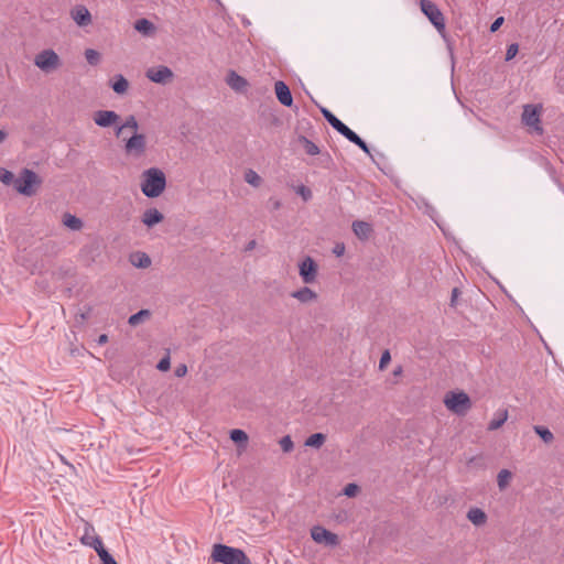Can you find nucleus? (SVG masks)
<instances>
[{
	"mask_svg": "<svg viewBox=\"0 0 564 564\" xmlns=\"http://www.w3.org/2000/svg\"><path fill=\"white\" fill-rule=\"evenodd\" d=\"M187 373V367L186 365L182 364V365H178L175 369V376L176 377H184L185 375Z\"/></svg>",
	"mask_w": 564,
	"mask_h": 564,
	"instance_id": "obj_46",
	"label": "nucleus"
},
{
	"mask_svg": "<svg viewBox=\"0 0 564 564\" xmlns=\"http://www.w3.org/2000/svg\"><path fill=\"white\" fill-rule=\"evenodd\" d=\"M326 441V436L323 433L312 434L305 441V446L319 448Z\"/></svg>",
	"mask_w": 564,
	"mask_h": 564,
	"instance_id": "obj_28",
	"label": "nucleus"
},
{
	"mask_svg": "<svg viewBox=\"0 0 564 564\" xmlns=\"http://www.w3.org/2000/svg\"><path fill=\"white\" fill-rule=\"evenodd\" d=\"M305 152L308 155H316L321 152L316 143H305Z\"/></svg>",
	"mask_w": 564,
	"mask_h": 564,
	"instance_id": "obj_42",
	"label": "nucleus"
},
{
	"mask_svg": "<svg viewBox=\"0 0 564 564\" xmlns=\"http://www.w3.org/2000/svg\"><path fill=\"white\" fill-rule=\"evenodd\" d=\"M145 149V143H126V153L131 156H140Z\"/></svg>",
	"mask_w": 564,
	"mask_h": 564,
	"instance_id": "obj_32",
	"label": "nucleus"
},
{
	"mask_svg": "<svg viewBox=\"0 0 564 564\" xmlns=\"http://www.w3.org/2000/svg\"><path fill=\"white\" fill-rule=\"evenodd\" d=\"M311 536L314 542L326 546H337L339 544L338 535L321 525L311 529Z\"/></svg>",
	"mask_w": 564,
	"mask_h": 564,
	"instance_id": "obj_9",
	"label": "nucleus"
},
{
	"mask_svg": "<svg viewBox=\"0 0 564 564\" xmlns=\"http://www.w3.org/2000/svg\"><path fill=\"white\" fill-rule=\"evenodd\" d=\"M230 438L235 442V443H241V444H245L247 443L248 441V435L245 431L242 430H239V429H235L230 432Z\"/></svg>",
	"mask_w": 564,
	"mask_h": 564,
	"instance_id": "obj_33",
	"label": "nucleus"
},
{
	"mask_svg": "<svg viewBox=\"0 0 564 564\" xmlns=\"http://www.w3.org/2000/svg\"><path fill=\"white\" fill-rule=\"evenodd\" d=\"M130 261L134 267L141 268V269H147L151 265V259L144 252H137V253L131 254Z\"/></svg>",
	"mask_w": 564,
	"mask_h": 564,
	"instance_id": "obj_24",
	"label": "nucleus"
},
{
	"mask_svg": "<svg viewBox=\"0 0 564 564\" xmlns=\"http://www.w3.org/2000/svg\"><path fill=\"white\" fill-rule=\"evenodd\" d=\"M62 223L65 227H67L68 229L73 230V231H78L84 227L83 220L80 218H78L77 216L69 214V213H65L63 215Z\"/></svg>",
	"mask_w": 564,
	"mask_h": 564,
	"instance_id": "obj_21",
	"label": "nucleus"
},
{
	"mask_svg": "<svg viewBox=\"0 0 564 564\" xmlns=\"http://www.w3.org/2000/svg\"><path fill=\"white\" fill-rule=\"evenodd\" d=\"M401 371H402V368H401V367H399L398 369H395V370H394V372H393V373H394L395 376H398V375H400V373H401Z\"/></svg>",
	"mask_w": 564,
	"mask_h": 564,
	"instance_id": "obj_52",
	"label": "nucleus"
},
{
	"mask_svg": "<svg viewBox=\"0 0 564 564\" xmlns=\"http://www.w3.org/2000/svg\"><path fill=\"white\" fill-rule=\"evenodd\" d=\"M420 7L435 29L443 34L445 32V18L437 6L430 0H421Z\"/></svg>",
	"mask_w": 564,
	"mask_h": 564,
	"instance_id": "obj_6",
	"label": "nucleus"
},
{
	"mask_svg": "<svg viewBox=\"0 0 564 564\" xmlns=\"http://www.w3.org/2000/svg\"><path fill=\"white\" fill-rule=\"evenodd\" d=\"M345 245L344 243H336L334 249H333V253L336 256V257H341L344 253H345Z\"/></svg>",
	"mask_w": 564,
	"mask_h": 564,
	"instance_id": "obj_44",
	"label": "nucleus"
},
{
	"mask_svg": "<svg viewBox=\"0 0 564 564\" xmlns=\"http://www.w3.org/2000/svg\"><path fill=\"white\" fill-rule=\"evenodd\" d=\"M457 293H458V290H457V289H454V290H453V296H452V301H453V302H454V300L456 299Z\"/></svg>",
	"mask_w": 564,
	"mask_h": 564,
	"instance_id": "obj_51",
	"label": "nucleus"
},
{
	"mask_svg": "<svg viewBox=\"0 0 564 564\" xmlns=\"http://www.w3.org/2000/svg\"><path fill=\"white\" fill-rule=\"evenodd\" d=\"M70 15L79 26H87L91 23V15L88 9L84 6H76L72 9Z\"/></svg>",
	"mask_w": 564,
	"mask_h": 564,
	"instance_id": "obj_14",
	"label": "nucleus"
},
{
	"mask_svg": "<svg viewBox=\"0 0 564 564\" xmlns=\"http://www.w3.org/2000/svg\"><path fill=\"white\" fill-rule=\"evenodd\" d=\"M291 296L303 304L312 303L317 300V294L312 289L303 286L291 293Z\"/></svg>",
	"mask_w": 564,
	"mask_h": 564,
	"instance_id": "obj_19",
	"label": "nucleus"
},
{
	"mask_svg": "<svg viewBox=\"0 0 564 564\" xmlns=\"http://www.w3.org/2000/svg\"><path fill=\"white\" fill-rule=\"evenodd\" d=\"M147 77L153 83L166 84L172 79L173 73L166 66L150 67Z\"/></svg>",
	"mask_w": 564,
	"mask_h": 564,
	"instance_id": "obj_13",
	"label": "nucleus"
},
{
	"mask_svg": "<svg viewBox=\"0 0 564 564\" xmlns=\"http://www.w3.org/2000/svg\"><path fill=\"white\" fill-rule=\"evenodd\" d=\"M318 267L313 258L305 257L299 263V274L305 284H311L316 281Z\"/></svg>",
	"mask_w": 564,
	"mask_h": 564,
	"instance_id": "obj_11",
	"label": "nucleus"
},
{
	"mask_svg": "<svg viewBox=\"0 0 564 564\" xmlns=\"http://www.w3.org/2000/svg\"><path fill=\"white\" fill-rule=\"evenodd\" d=\"M210 557L221 564H251L242 550L220 543L213 545Z\"/></svg>",
	"mask_w": 564,
	"mask_h": 564,
	"instance_id": "obj_2",
	"label": "nucleus"
},
{
	"mask_svg": "<svg viewBox=\"0 0 564 564\" xmlns=\"http://www.w3.org/2000/svg\"><path fill=\"white\" fill-rule=\"evenodd\" d=\"M85 57L88 64L97 65L100 62V54L96 50L87 48L85 51Z\"/></svg>",
	"mask_w": 564,
	"mask_h": 564,
	"instance_id": "obj_34",
	"label": "nucleus"
},
{
	"mask_svg": "<svg viewBox=\"0 0 564 564\" xmlns=\"http://www.w3.org/2000/svg\"><path fill=\"white\" fill-rule=\"evenodd\" d=\"M391 356L389 350L383 351L381 355L380 361H379V368L382 370L387 367V365L390 362Z\"/></svg>",
	"mask_w": 564,
	"mask_h": 564,
	"instance_id": "obj_41",
	"label": "nucleus"
},
{
	"mask_svg": "<svg viewBox=\"0 0 564 564\" xmlns=\"http://www.w3.org/2000/svg\"><path fill=\"white\" fill-rule=\"evenodd\" d=\"M324 118L327 122L336 129L341 135H344L348 141H362L354 131H351L346 124H344L336 116H334L329 110H322Z\"/></svg>",
	"mask_w": 564,
	"mask_h": 564,
	"instance_id": "obj_10",
	"label": "nucleus"
},
{
	"mask_svg": "<svg viewBox=\"0 0 564 564\" xmlns=\"http://www.w3.org/2000/svg\"><path fill=\"white\" fill-rule=\"evenodd\" d=\"M542 110V105H524L521 116V121L528 128V130L539 135L542 134L543 131L541 127Z\"/></svg>",
	"mask_w": 564,
	"mask_h": 564,
	"instance_id": "obj_5",
	"label": "nucleus"
},
{
	"mask_svg": "<svg viewBox=\"0 0 564 564\" xmlns=\"http://www.w3.org/2000/svg\"><path fill=\"white\" fill-rule=\"evenodd\" d=\"M534 432L542 438L544 443H552L554 440L553 433L542 425H535L533 426Z\"/></svg>",
	"mask_w": 564,
	"mask_h": 564,
	"instance_id": "obj_30",
	"label": "nucleus"
},
{
	"mask_svg": "<svg viewBox=\"0 0 564 564\" xmlns=\"http://www.w3.org/2000/svg\"><path fill=\"white\" fill-rule=\"evenodd\" d=\"M14 175L13 173H11L10 171H7L4 169H0V182H2L3 184H11L12 182L14 183Z\"/></svg>",
	"mask_w": 564,
	"mask_h": 564,
	"instance_id": "obj_35",
	"label": "nucleus"
},
{
	"mask_svg": "<svg viewBox=\"0 0 564 564\" xmlns=\"http://www.w3.org/2000/svg\"><path fill=\"white\" fill-rule=\"evenodd\" d=\"M83 542L85 544L90 545L97 552L98 556H101L102 552H108L104 547V543H102V541H101V539L99 536L83 538Z\"/></svg>",
	"mask_w": 564,
	"mask_h": 564,
	"instance_id": "obj_27",
	"label": "nucleus"
},
{
	"mask_svg": "<svg viewBox=\"0 0 564 564\" xmlns=\"http://www.w3.org/2000/svg\"><path fill=\"white\" fill-rule=\"evenodd\" d=\"M518 52H519L518 44H516V43L510 44L506 52V61H511L512 58H514L516 55L518 54Z\"/></svg>",
	"mask_w": 564,
	"mask_h": 564,
	"instance_id": "obj_38",
	"label": "nucleus"
},
{
	"mask_svg": "<svg viewBox=\"0 0 564 564\" xmlns=\"http://www.w3.org/2000/svg\"><path fill=\"white\" fill-rule=\"evenodd\" d=\"M445 406L457 415H465L471 408L469 395L464 392L449 391L444 397Z\"/></svg>",
	"mask_w": 564,
	"mask_h": 564,
	"instance_id": "obj_3",
	"label": "nucleus"
},
{
	"mask_svg": "<svg viewBox=\"0 0 564 564\" xmlns=\"http://www.w3.org/2000/svg\"><path fill=\"white\" fill-rule=\"evenodd\" d=\"M274 90L278 100L283 105L290 107L293 102V98L290 91V88L284 82H276L274 85Z\"/></svg>",
	"mask_w": 564,
	"mask_h": 564,
	"instance_id": "obj_17",
	"label": "nucleus"
},
{
	"mask_svg": "<svg viewBox=\"0 0 564 564\" xmlns=\"http://www.w3.org/2000/svg\"><path fill=\"white\" fill-rule=\"evenodd\" d=\"M117 137L121 141H143V135L138 133V122L130 116L124 123L118 126Z\"/></svg>",
	"mask_w": 564,
	"mask_h": 564,
	"instance_id": "obj_8",
	"label": "nucleus"
},
{
	"mask_svg": "<svg viewBox=\"0 0 564 564\" xmlns=\"http://www.w3.org/2000/svg\"><path fill=\"white\" fill-rule=\"evenodd\" d=\"M356 145H358L366 153L370 154L369 143H356Z\"/></svg>",
	"mask_w": 564,
	"mask_h": 564,
	"instance_id": "obj_48",
	"label": "nucleus"
},
{
	"mask_svg": "<svg viewBox=\"0 0 564 564\" xmlns=\"http://www.w3.org/2000/svg\"><path fill=\"white\" fill-rule=\"evenodd\" d=\"M359 490L356 484H348L344 488V495L347 497H355Z\"/></svg>",
	"mask_w": 564,
	"mask_h": 564,
	"instance_id": "obj_39",
	"label": "nucleus"
},
{
	"mask_svg": "<svg viewBox=\"0 0 564 564\" xmlns=\"http://www.w3.org/2000/svg\"><path fill=\"white\" fill-rule=\"evenodd\" d=\"M34 64L44 73L56 70L62 65L59 56L53 50H44L35 55Z\"/></svg>",
	"mask_w": 564,
	"mask_h": 564,
	"instance_id": "obj_7",
	"label": "nucleus"
},
{
	"mask_svg": "<svg viewBox=\"0 0 564 564\" xmlns=\"http://www.w3.org/2000/svg\"><path fill=\"white\" fill-rule=\"evenodd\" d=\"M111 88L118 95H123L128 91L129 82L122 75H116L111 79Z\"/></svg>",
	"mask_w": 564,
	"mask_h": 564,
	"instance_id": "obj_22",
	"label": "nucleus"
},
{
	"mask_svg": "<svg viewBox=\"0 0 564 564\" xmlns=\"http://www.w3.org/2000/svg\"><path fill=\"white\" fill-rule=\"evenodd\" d=\"M351 229L357 238L362 241L368 240L373 231L371 224L364 220H355Z\"/></svg>",
	"mask_w": 564,
	"mask_h": 564,
	"instance_id": "obj_16",
	"label": "nucleus"
},
{
	"mask_svg": "<svg viewBox=\"0 0 564 564\" xmlns=\"http://www.w3.org/2000/svg\"><path fill=\"white\" fill-rule=\"evenodd\" d=\"M41 180L37 174L29 169H24L14 180V188L22 195L32 196L35 194Z\"/></svg>",
	"mask_w": 564,
	"mask_h": 564,
	"instance_id": "obj_4",
	"label": "nucleus"
},
{
	"mask_svg": "<svg viewBox=\"0 0 564 564\" xmlns=\"http://www.w3.org/2000/svg\"><path fill=\"white\" fill-rule=\"evenodd\" d=\"M256 247V241L254 240H251L248 246H247V250H252L253 248Z\"/></svg>",
	"mask_w": 564,
	"mask_h": 564,
	"instance_id": "obj_49",
	"label": "nucleus"
},
{
	"mask_svg": "<svg viewBox=\"0 0 564 564\" xmlns=\"http://www.w3.org/2000/svg\"><path fill=\"white\" fill-rule=\"evenodd\" d=\"M507 420H508V410L503 409V410L498 411L495 414V416L492 417V420L489 422L488 430L496 431V430L500 429Z\"/></svg>",
	"mask_w": 564,
	"mask_h": 564,
	"instance_id": "obj_23",
	"label": "nucleus"
},
{
	"mask_svg": "<svg viewBox=\"0 0 564 564\" xmlns=\"http://www.w3.org/2000/svg\"><path fill=\"white\" fill-rule=\"evenodd\" d=\"M7 137L8 134L6 133V131L0 130V141H3Z\"/></svg>",
	"mask_w": 564,
	"mask_h": 564,
	"instance_id": "obj_50",
	"label": "nucleus"
},
{
	"mask_svg": "<svg viewBox=\"0 0 564 564\" xmlns=\"http://www.w3.org/2000/svg\"><path fill=\"white\" fill-rule=\"evenodd\" d=\"M134 29L142 34H149L154 30V25L147 19H139L134 24Z\"/></svg>",
	"mask_w": 564,
	"mask_h": 564,
	"instance_id": "obj_31",
	"label": "nucleus"
},
{
	"mask_svg": "<svg viewBox=\"0 0 564 564\" xmlns=\"http://www.w3.org/2000/svg\"><path fill=\"white\" fill-rule=\"evenodd\" d=\"M502 23H503V18H502V17L497 18V19L492 22V24L490 25V31H491V32H496V31H498V30H499V28L502 25Z\"/></svg>",
	"mask_w": 564,
	"mask_h": 564,
	"instance_id": "obj_45",
	"label": "nucleus"
},
{
	"mask_svg": "<svg viewBox=\"0 0 564 564\" xmlns=\"http://www.w3.org/2000/svg\"><path fill=\"white\" fill-rule=\"evenodd\" d=\"M171 367V360H170V356H165L164 358H162L159 364L156 365V368L160 370V371H167Z\"/></svg>",
	"mask_w": 564,
	"mask_h": 564,
	"instance_id": "obj_40",
	"label": "nucleus"
},
{
	"mask_svg": "<svg viewBox=\"0 0 564 564\" xmlns=\"http://www.w3.org/2000/svg\"><path fill=\"white\" fill-rule=\"evenodd\" d=\"M99 557L101 560V564H118L109 552H102L101 556Z\"/></svg>",
	"mask_w": 564,
	"mask_h": 564,
	"instance_id": "obj_43",
	"label": "nucleus"
},
{
	"mask_svg": "<svg viewBox=\"0 0 564 564\" xmlns=\"http://www.w3.org/2000/svg\"><path fill=\"white\" fill-rule=\"evenodd\" d=\"M151 317V312L149 310H141L138 313L131 315L128 319V323L131 326H138L139 324L148 321Z\"/></svg>",
	"mask_w": 564,
	"mask_h": 564,
	"instance_id": "obj_25",
	"label": "nucleus"
},
{
	"mask_svg": "<svg viewBox=\"0 0 564 564\" xmlns=\"http://www.w3.org/2000/svg\"><path fill=\"white\" fill-rule=\"evenodd\" d=\"M141 191L149 198L159 197L165 189V174L156 167L145 170L141 176Z\"/></svg>",
	"mask_w": 564,
	"mask_h": 564,
	"instance_id": "obj_1",
	"label": "nucleus"
},
{
	"mask_svg": "<svg viewBox=\"0 0 564 564\" xmlns=\"http://www.w3.org/2000/svg\"><path fill=\"white\" fill-rule=\"evenodd\" d=\"M107 341H108V336L106 334H101L97 339L98 345H105Z\"/></svg>",
	"mask_w": 564,
	"mask_h": 564,
	"instance_id": "obj_47",
	"label": "nucleus"
},
{
	"mask_svg": "<svg viewBox=\"0 0 564 564\" xmlns=\"http://www.w3.org/2000/svg\"><path fill=\"white\" fill-rule=\"evenodd\" d=\"M245 181L253 187H259L262 183L260 175L251 169L245 172Z\"/></svg>",
	"mask_w": 564,
	"mask_h": 564,
	"instance_id": "obj_29",
	"label": "nucleus"
},
{
	"mask_svg": "<svg viewBox=\"0 0 564 564\" xmlns=\"http://www.w3.org/2000/svg\"><path fill=\"white\" fill-rule=\"evenodd\" d=\"M94 121L99 127L119 126L120 117L111 110H99L94 113Z\"/></svg>",
	"mask_w": 564,
	"mask_h": 564,
	"instance_id": "obj_12",
	"label": "nucleus"
},
{
	"mask_svg": "<svg viewBox=\"0 0 564 564\" xmlns=\"http://www.w3.org/2000/svg\"><path fill=\"white\" fill-rule=\"evenodd\" d=\"M467 519L476 527H481L487 522V514L480 508H470L467 512Z\"/></svg>",
	"mask_w": 564,
	"mask_h": 564,
	"instance_id": "obj_20",
	"label": "nucleus"
},
{
	"mask_svg": "<svg viewBox=\"0 0 564 564\" xmlns=\"http://www.w3.org/2000/svg\"><path fill=\"white\" fill-rule=\"evenodd\" d=\"M512 479V473L508 469H501L497 475V485L500 490H505Z\"/></svg>",
	"mask_w": 564,
	"mask_h": 564,
	"instance_id": "obj_26",
	"label": "nucleus"
},
{
	"mask_svg": "<svg viewBox=\"0 0 564 564\" xmlns=\"http://www.w3.org/2000/svg\"><path fill=\"white\" fill-rule=\"evenodd\" d=\"M227 85L237 93H243L248 88V82L235 70H230L226 78Z\"/></svg>",
	"mask_w": 564,
	"mask_h": 564,
	"instance_id": "obj_15",
	"label": "nucleus"
},
{
	"mask_svg": "<svg viewBox=\"0 0 564 564\" xmlns=\"http://www.w3.org/2000/svg\"><path fill=\"white\" fill-rule=\"evenodd\" d=\"M279 443L284 453L291 452L294 447L293 442L289 435L283 436Z\"/></svg>",
	"mask_w": 564,
	"mask_h": 564,
	"instance_id": "obj_37",
	"label": "nucleus"
},
{
	"mask_svg": "<svg viewBox=\"0 0 564 564\" xmlns=\"http://www.w3.org/2000/svg\"><path fill=\"white\" fill-rule=\"evenodd\" d=\"M295 192H296V194H297V195H300V196L303 198V200H305V202H307V200H310V199L312 198V191H311L308 187L304 186V185H300V186H297V187L295 188Z\"/></svg>",
	"mask_w": 564,
	"mask_h": 564,
	"instance_id": "obj_36",
	"label": "nucleus"
},
{
	"mask_svg": "<svg viewBox=\"0 0 564 564\" xmlns=\"http://www.w3.org/2000/svg\"><path fill=\"white\" fill-rule=\"evenodd\" d=\"M164 219L163 214L156 208H148L142 214L141 220L144 226L152 228Z\"/></svg>",
	"mask_w": 564,
	"mask_h": 564,
	"instance_id": "obj_18",
	"label": "nucleus"
}]
</instances>
